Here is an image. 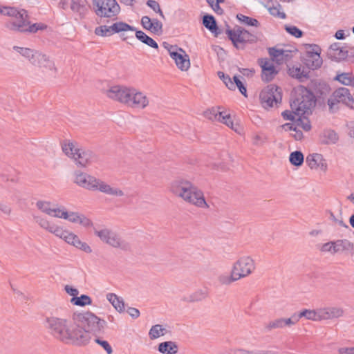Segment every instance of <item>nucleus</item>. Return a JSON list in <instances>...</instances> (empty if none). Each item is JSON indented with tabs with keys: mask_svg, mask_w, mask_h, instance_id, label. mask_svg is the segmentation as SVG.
Wrapping results in <instances>:
<instances>
[{
	"mask_svg": "<svg viewBox=\"0 0 354 354\" xmlns=\"http://www.w3.org/2000/svg\"><path fill=\"white\" fill-rule=\"evenodd\" d=\"M72 328L75 337V346L87 345L91 335H100L104 333L106 322L100 319L92 312H75L72 315Z\"/></svg>",
	"mask_w": 354,
	"mask_h": 354,
	"instance_id": "f257e3e1",
	"label": "nucleus"
},
{
	"mask_svg": "<svg viewBox=\"0 0 354 354\" xmlns=\"http://www.w3.org/2000/svg\"><path fill=\"white\" fill-rule=\"evenodd\" d=\"M294 88V93L301 98L302 102L308 105L306 106L315 109L316 106L322 110L326 107V98L331 93L332 88L326 81L323 79L313 78L307 86L299 84Z\"/></svg>",
	"mask_w": 354,
	"mask_h": 354,
	"instance_id": "f03ea898",
	"label": "nucleus"
},
{
	"mask_svg": "<svg viewBox=\"0 0 354 354\" xmlns=\"http://www.w3.org/2000/svg\"><path fill=\"white\" fill-rule=\"evenodd\" d=\"M170 191L190 204L199 207H208L203 192L189 180L183 178L174 180L171 183Z\"/></svg>",
	"mask_w": 354,
	"mask_h": 354,
	"instance_id": "7ed1b4c3",
	"label": "nucleus"
},
{
	"mask_svg": "<svg viewBox=\"0 0 354 354\" xmlns=\"http://www.w3.org/2000/svg\"><path fill=\"white\" fill-rule=\"evenodd\" d=\"M46 327L55 338L65 344L75 346L71 322L68 323L66 319L50 317L46 318Z\"/></svg>",
	"mask_w": 354,
	"mask_h": 354,
	"instance_id": "20e7f679",
	"label": "nucleus"
},
{
	"mask_svg": "<svg viewBox=\"0 0 354 354\" xmlns=\"http://www.w3.org/2000/svg\"><path fill=\"white\" fill-rule=\"evenodd\" d=\"M254 268V263L251 257H241L234 264L231 274L230 276L221 275L218 278L219 281L222 284H230L252 273Z\"/></svg>",
	"mask_w": 354,
	"mask_h": 354,
	"instance_id": "39448f33",
	"label": "nucleus"
},
{
	"mask_svg": "<svg viewBox=\"0 0 354 354\" xmlns=\"http://www.w3.org/2000/svg\"><path fill=\"white\" fill-rule=\"evenodd\" d=\"M62 149L67 156L74 158L76 164L82 167H85L97 160V156L92 151L75 148L73 143L68 140H64L62 143Z\"/></svg>",
	"mask_w": 354,
	"mask_h": 354,
	"instance_id": "423d86ee",
	"label": "nucleus"
},
{
	"mask_svg": "<svg viewBox=\"0 0 354 354\" xmlns=\"http://www.w3.org/2000/svg\"><path fill=\"white\" fill-rule=\"evenodd\" d=\"M133 29L132 26L129 24L120 21L113 23L111 26L101 25L95 28L94 32L96 35L100 37H110L113 34H120V38L122 41H127L129 44L130 42L127 41L128 39H133V36H126L124 32H127L129 30Z\"/></svg>",
	"mask_w": 354,
	"mask_h": 354,
	"instance_id": "0eeeda50",
	"label": "nucleus"
},
{
	"mask_svg": "<svg viewBox=\"0 0 354 354\" xmlns=\"http://www.w3.org/2000/svg\"><path fill=\"white\" fill-rule=\"evenodd\" d=\"M93 10L100 18L116 17L120 12V6L116 0H92Z\"/></svg>",
	"mask_w": 354,
	"mask_h": 354,
	"instance_id": "6e6552de",
	"label": "nucleus"
},
{
	"mask_svg": "<svg viewBox=\"0 0 354 354\" xmlns=\"http://www.w3.org/2000/svg\"><path fill=\"white\" fill-rule=\"evenodd\" d=\"M259 100L265 109L273 107L274 103L281 104L282 100L281 88L276 84H270L261 90Z\"/></svg>",
	"mask_w": 354,
	"mask_h": 354,
	"instance_id": "1a4fd4ad",
	"label": "nucleus"
},
{
	"mask_svg": "<svg viewBox=\"0 0 354 354\" xmlns=\"http://www.w3.org/2000/svg\"><path fill=\"white\" fill-rule=\"evenodd\" d=\"M306 52L301 57V62L308 68L314 71L321 67L323 59L321 57V48L317 44H306Z\"/></svg>",
	"mask_w": 354,
	"mask_h": 354,
	"instance_id": "9d476101",
	"label": "nucleus"
},
{
	"mask_svg": "<svg viewBox=\"0 0 354 354\" xmlns=\"http://www.w3.org/2000/svg\"><path fill=\"white\" fill-rule=\"evenodd\" d=\"M94 234L97 236L102 241L113 248H119L125 251L130 250L131 247L129 243L122 240L119 235L109 229H103L101 230L94 229Z\"/></svg>",
	"mask_w": 354,
	"mask_h": 354,
	"instance_id": "9b49d317",
	"label": "nucleus"
},
{
	"mask_svg": "<svg viewBox=\"0 0 354 354\" xmlns=\"http://www.w3.org/2000/svg\"><path fill=\"white\" fill-rule=\"evenodd\" d=\"M135 90L133 88H127L118 85L114 86L107 91V96L109 98L131 106Z\"/></svg>",
	"mask_w": 354,
	"mask_h": 354,
	"instance_id": "f8f14e48",
	"label": "nucleus"
},
{
	"mask_svg": "<svg viewBox=\"0 0 354 354\" xmlns=\"http://www.w3.org/2000/svg\"><path fill=\"white\" fill-rule=\"evenodd\" d=\"M28 13V11L23 8L19 9L16 7L10 6L0 7V14L8 17H15V20L8 21L5 24L6 28L14 32L17 30L14 27L15 24L17 25L21 24V21L25 18V15Z\"/></svg>",
	"mask_w": 354,
	"mask_h": 354,
	"instance_id": "ddd939ff",
	"label": "nucleus"
},
{
	"mask_svg": "<svg viewBox=\"0 0 354 354\" xmlns=\"http://www.w3.org/2000/svg\"><path fill=\"white\" fill-rule=\"evenodd\" d=\"M14 27L17 29L15 32L29 35L35 34L39 30H46L48 25L44 23H32L30 21V16L28 13L25 15V18L21 21V24H15Z\"/></svg>",
	"mask_w": 354,
	"mask_h": 354,
	"instance_id": "4468645a",
	"label": "nucleus"
},
{
	"mask_svg": "<svg viewBox=\"0 0 354 354\" xmlns=\"http://www.w3.org/2000/svg\"><path fill=\"white\" fill-rule=\"evenodd\" d=\"M297 50L295 47L292 49H281L277 48V46L268 48L271 61L278 66L289 62L293 57L292 53L297 52Z\"/></svg>",
	"mask_w": 354,
	"mask_h": 354,
	"instance_id": "2eb2a0df",
	"label": "nucleus"
},
{
	"mask_svg": "<svg viewBox=\"0 0 354 354\" xmlns=\"http://www.w3.org/2000/svg\"><path fill=\"white\" fill-rule=\"evenodd\" d=\"M270 60L266 57L259 58L257 60L261 68V79L266 83L272 81L279 72V69L273 63L270 62Z\"/></svg>",
	"mask_w": 354,
	"mask_h": 354,
	"instance_id": "dca6fc26",
	"label": "nucleus"
},
{
	"mask_svg": "<svg viewBox=\"0 0 354 354\" xmlns=\"http://www.w3.org/2000/svg\"><path fill=\"white\" fill-rule=\"evenodd\" d=\"M75 182L86 189L96 191L100 188L102 180L86 173L76 171Z\"/></svg>",
	"mask_w": 354,
	"mask_h": 354,
	"instance_id": "f3484780",
	"label": "nucleus"
},
{
	"mask_svg": "<svg viewBox=\"0 0 354 354\" xmlns=\"http://www.w3.org/2000/svg\"><path fill=\"white\" fill-rule=\"evenodd\" d=\"M247 32L248 30L241 26H236L232 29L226 24L225 34L236 49H244V46H240V43L244 41L243 37Z\"/></svg>",
	"mask_w": 354,
	"mask_h": 354,
	"instance_id": "a211bd4d",
	"label": "nucleus"
},
{
	"mask_svg": "<svg viewBox=\"0 0 354 354\" xmlns=\"http://www.w3.org/2000/svg\"><path fill=\"white\" fill-rule=\"evenodd\" d=\"M302 100L299 96L294 93V88L291 91L290 98V106L291 110H285L281 113V116L285 120L292 122L295 120V116L298 115L299 111H301Z\"/></svg>",
	"mask_w": 354,
	"mask_h": 354,
	"instance_id": "6ab92c4d",
	"label": "nucleus"
},
{
	"mask_svg": "<svg viewBox=\"0 0 354 354\" xmlns=\"http://www.w3.org/2000/svg\"><path fill=\"white\" fill-rule=\"evenodd\" d=\"M287 73L290 77L297 80L299 82H304L310 79V70L306 66L292 65V66L287 65Z\"/></svg>",
	"mask_w": 354,
	"mask_h": 354,
	"instance_id": "aec40b11",
	"label": "nucleus"
},
{
	"mask_svg": "<svg viewBox=\"0 0 354 354\" xmlns=\"http://www.w3.org/2000/svg\"><path fill=\"white\" fill-rule=\"evenodd\" d=\"M142 28L156 35H161L163 32L162 23L158 19H151L149 16H143L141 18Z\"/></svg>",
	"mask_w": 354,
	"mask_h": 354,
	"instance_id": "412c9836",
	"label": "nucleus"
},
{
	"mask_svg": "<svg viewBox=\"0 0 354 354\" xmlns=\"http://www.w3.org/2000/svg\"><path fill=\"white\" fill-rule=\"evenodd\" d=\"M170 57L175 61L178 68L182 71H187L190 67V60L188 55L180 52L179 50L170 52Z\"/></svg>",
	"mask_w": 354,
	"mask_h": 354,
	"instance_id": "4be33fe9",
	"label": "nucleus"
},
{
	"mask_svg": "<svg viewBox=\"0 0 354 354\" xmlns=\"http://www.w3.org/2000/svg\"><path fill=\"white\" fill-rule=\"evenodd\" d=\"M306 162L310 169H320L322 171H326L328 168L326 160L320 153L309 154L306 157Z\"/></svg>",
	"mask_w": 354,
	"mask_h": 354,
	"instance_id": "5701e85b",
	"label": "nucleus"
},
{
	"mask_svg": "<svg viewBox=\"0 0 354 354\" xmlns=\"http://www.w3.org/2000/svg\"><path fill=\"white\" fill-rule=\"evenodd\" d=\"M201 24L209 31H210L214 37H218L221 33V30L218 26L216 18L211 14L205 13L201 17Z\"/></svg>",
	"mask_w": 354,
	"mask_h": 354,
	"instance_id": "b1692460",
	"label": "nucleus"
},
{
	"mask_svg": "<svg viewBox=\"0 0 354 354\" xmlns=\"http://www.w3.org/2000/svg\"><path fill=\"white\" fill-rule=\"evenodd\" d=\"M133 29L129 30V31L135 32V36L140 41L147 45L148 46L156 49H158V43L151 37L147 35L142 30L137 29L136 27L132 26Z\"/></svg>",
	"mask_w": 354,
	"mask_h": 354,
	"instance_id": "393cba45",
	"label": "nucleus"
},
{
	"mask_svg": "<svg viewBox=\"0 0 354 354\" xmlns=\"http://www.w3.org/2000/svg\"><path fill=\"white\" fill-rule=\"evenodd\" d=\"M320 143L322 145L335 144L339 140L337 133L331 129H326L323 131L319 136Z\"/></svg>",
	"mask_w": 354,
	"mask_h": 354,
	"instance_id": "a878e982",
	"label": "nucleus"
},
{
	"mask_svg": "<svg viewBox=\"0 0 354 354\" xmlns=\"http://www.w3.org/2000/svg\"><path fill=\"white\" fill-rule=\"evenodd\" d=\"M87 4V0H71V9L75 12H77L81 18H84L91 8Z\"/></svg>",
	"mask_w": 354,
	"mask_h": 354,
	"instance_id": "bb28decb",
	"label": "nucleus"
},
{
	"mask_svg": "<svg viewBox=\"0 0 354 354\" xmlns=\"http://www.w3.org/2000/svg\"><path fill=\"white\" fill-rule=\"evenodd\" d=\"M301 106V111H299V115L295 116V120L292 121L294 125L296 124L300 127L302 125L304 120H308V115H311L314 110V109L311 107H308V109L306 106H308V105L305 102H303Z\"/></svg>",
	"mask_w": 354,
	"mask_h": 354,
	"instance_id": "cd10ccee",
	"label": "nucleus"
},
{
	"mask_svg": "<svg viewBox=\"0 0 354 354\" xmlns=\"http://www.w3.org/2000/svg\"><path fill=\"white\" fill-rule=\"evenodd\" d=\"M158 351L162 354H176L178 345L176 342L165 341L158 344Z\"/></svg>",
	"mask_w": 354,
	"mask_h": 354,
	"instance_id": "c85d7f7f",
	"label": "nucleus"
},
{
	"mask_svg": "<svg viewBox=\"0 0 354 354\" xmlns=\"http://www.w3.org/2000/svg\"><path fill=\"white\" fill-rule=\"evenodd\" d=\"M344 311L339 308H328L319 310V320L338 318L343 315Z\"/></svg>",
	"mask_w": 354,
	"mask_h": 354,
	"instance_id": "c756f323",
	"label": "nucleus"
},
{
	"mask_svg": "<svg viewBox=\"0 0 354 354\" xmlns=\"http://www.w3.org/2000/svg\"><path fill=\"white\" fill-rule=\"evenodd\" d=\"M265 7L268 8L270 14L275 17H278L282 19H284L287 17L285 12L280 11L281 6L277 1L273 3L272 0H267V3L265 5Z\"/></svg>",
	"mask_w": 354,
	"mask_h": 354,
	"instance_id": "7c9ffc66",
	"label": "nucleus"
},
{
	"mask_svg": "<svg viewBox=\"0 0 354 354\" xmlns=\"http://www.w3.org/2000/svg\"><path fill=\"white\" fill-rule=\"evenodd\" d=\"M132 100L131 106L133 108L144 109L149 104V100L147 96L143 95L142 93L138 91L136 89L135 90L134 95L132 97Z\"/></svg>",
	"mask_w": 354,
	"mask_h": 354,
	"instance_id": "2f4dec72",
	"label": "nucleus"
},
{
	"mask_svg": "<svg viewBox=\"0 0 354 354\" xmlns=\"http://www.w3.org/2000/svg\"><path fill=\"white\" fill-rule=\"evenodd\" d=\"M351 95L349 89L345 87L338 88L332 93V97H336L339 102H342L346 106L348 105Z\"/></svg>",
	"mask_w": 354,
	"mask_h": 354,
	"instance_id": "473e14b6",
	"label": "nucleus"
},
{
	"mask_svg": "<svg viewBox=\"0 0 354 354\" xmlns=\"http://www.w3.org/2000/svg\"><path fill=\"white\" fill-rule=\"evenodd\" d=\"M106 299L120 313L124 312L125 304L122 298L115 293H108Z\"/></svg>",
	"mask_w": 354,
	"mask_h": 354,
	"instance_id": "72a5a7b5",
	"label": "nucleus"
},
{
	"mask_svg": "<svg viewBox=\"0 0 354 354\" xmlns=\"http://www.w3.org/2000/svg\"><path fill=\"white\" fill-rule=\"evenodd\" d=\"M333 80L345 86H354V76L352 73H340L338 71L333 77Z\"/></svg>",
	"mask_w": 354,
	"mask_h": 354,
	"instance_id": "f704fd0d",
	"label": "nucleus"
},
{
	"mask_svg": "<svg viewBox=\"0 0 354 354\" xmlns=\"http://www.w3.org/2000/svg\"><path fill=\"white\" fill-rule=\"evenodd\" d=\"M232 84H234V90L237 88L244 97H248L247 88L243 77L239 75H234L232 77Z\"/></svg>",
	"mask_w": 354,
	"mask_h": 354,
	"instance_id": "c9c22d12",
	"label": "nucleus"
},
{
	"mask_svg": "<svg viewBox=\"0 0 354 354\" xmlns=\"http://www.w3.org/2000/svg\"><path fill=\"white\" fill-rule=\"evenodd\" d=\"M354 249V244L347 239H339L335 241V245L333 247V253L340 251Z\"/></svg>",
	"mask_w": 354,
	"mask_h": 354,
	"instance_id": "e433bc0d",
	"label": "nucleus"
},
{
	"mask_svg": "<svg viewBox=\"0 0 354 354\" xmlns=\"http://www.w3.org/2000/svg\"><path fill=\"white\" fill-rule=\"evenodd\" d=\"M289 161L292 165L299 167L304 164V156L301 151L296 150L290 153Z\"/></svg>",
	"mask_w": 354,
	"mask_h": 354,
	"instance_id": "4c0bfd02",
	"label": "nucleus"
},
{
	"mask_svg": "<svg viewBox=\"0 0 354 354\" xmlns=\"http://www.w3.org/2000/svg\"><path fill=\"white\" fill-rule=\"evenodd\" d=\"M236 18L241 24H244L247 26H260V23L257 19L244 15L241 13H238L236 16Z\"/></svg>",
	"mask_w": 354,
	"mask_h": 354,
	"instance_id": "58836bf2",
	"label": "nucleus"
},
{
	"mask_svg": "<svg viewBox=\"0 0 354 354\" xmlns=\"http://www.w3.org/2000/svg\"><path fill=\"white\" fill-rule=\"evenodd\" d=\"M98 190L101 192L113 196H122L124 195V192L121 189L111 187L109 185L104 183L103 181L100 184V188H98Z\"/></svg>",
	"mask_w": 354,
	"mask_h": 354,
	"instance_id": "ea45409f",
	"label": "nucleus"
},
{
	"mask_svg": "<svg viewBox=\"0 0 354 354\" xmlns=\"http://www.w3.org/2000/svg\"><path fill=\"white\" fill-rule=\"evenodd\" d=\"M71 303L74 306L84 307L92 304V299L87 295L82 294L80 297L71 299Z\"/></svg>",
	"mask_w": 354,
	"mask_h": 354,
	"instance_id": "a19ab883",
	"label": "nucleus"
},
{
	"mask_svg": "<svg viewBox=\"0 0 354 354\" xmlns=\"http://www.w3.org/2000/svg\"><path fill=\"white\" fill-rule=\"evenodd\" d=\"M80 215L77 212L67 211H62L61 214H55L54 217L61 218L69 221L71 223H78L80 218Z\"/></svg>",
	"mask_w": 354,
	"mask_h": 354,
	"instance_id": "79ce46f5",
	"label": "nucleus"
},
{
	"mask_svg": "<svg viewBox=\"0 0 354 354\" xmlns=\"http://www.w3.org/2000/svg\"><path fill=\"white\" fill-rule=\"evenodd\" d=\"M349 51L347 49V46L341 47L339 50L335 53V55L330 54V59L332 61L339 62L342 60H345L348 57Z\"/></svg>",
	"mask_w": 354,
	"mask_h": 354,
	"instance_id": "37998d69",
	"label": "nucleus"
},
{
	"mask_svg": "<svg viewBox=\"0 0 354 354\" xmlns=\"http://www.w3.org/2000/svg\"><path fill=\"white\" fill-rule=\"evenodd\" d=\"M207 297V292L206 291L199 290L190 295L188 297H184L183 300L187 302H196L202 301Z\"/></svg>",
	"mask_w": 354,
	"mask_h": 354,
	"instance_id": "c03bdc74",
	"label": "nucleus"
},
{
	"mask_svg": "<svg viewBox=\"0 0 354 354\" xmlns=\"http://www.w3.org/2000/svg\"><path fill=\"white\" fill-rule=\"evenodd\" d=\"M299 316L308 320L319 321V311L317 312L315 310L303 309L299 311Z\"/></svg>",
	"mask_w": 354,
	"mask_h": 354,
	"instance_id": "a18cd8bd",
	"label": "nucleus"
},
{
	"mask_svg": "<svg viewBox=\"0 0 354 354\" xmlns=\"http://www.w3.org/2000/svg\"><path fill=\"white\" fill-rule=\"evenodd\" d=\"M42 58L39 59V63L37 64V66L48 68L49 70L53 69L56 72L57 68L55 66L54 62L52 60H50L48 57L45 54H42Z\"/></svg>",
	"mask_w": 354,
	"mask_h": 354,
	"instance_id": "49530a36",
	"label": "nucleus"
},
{
	"mask_svg": "<svg viewBox=\"0 0 354 354\" xmlns=\"http://www.w3.org/2000/svg\"><path fill=\"white\" fill-rule=\"evenodd\" d=\"M50 205V202L44 201H38L36 203V206L39 210L47 214L48 215L54 216L53 212H55L56 211L52 210V208L49 207Z\"/></svg>",
	"mask_w": 354,
	"mask_h": 354,
	"instance_id": "de8ad7c7",
	"label": "nucleus"
},
{
	"mask_svg": "<svg viewBox=\"0 0 354 354\" xmlns=\"http://www.w3.org/2000/svg\"><path fill=\"white\" fill-rule=\"evenodd\" d=\"M284 29L288 34L296 38H301L304 35V32L295 26L286 24L284 26Z\"/></svg>",
	"mask_w": 354,
	"mask_h": 354,
	"instance_id": "09e8293b",
	"label": "nucleus"
},
{
	"mask_svg": "<svg viewBox=\"0 0 354 354\" xmlns=\"http://www.w3.org/2000/svg\"><path fill=\"white\" fill-rule=\"evenodd\" d=\"M217 75L228 89L234 91V86L232 84V78H231L229 75L225 73L223 71H218Z\"/></svg>",
	"mask_w": 354,
	"mask_h": 354,
	"instance_id": "8fccbe9b",
	"label": "nucleus"
},
{
	"mask_svg": "<svg viewBox=\"0 0 354 354\" xmlns=\"http://www.w3.org/2000/svg\"><path fill=\"white\" fill-rule=\"evenodd\" d=\"M95 337V338L94 339V342L98 345H100L106 351L107 354L113 353V348L108 341L102 339L100 337V335H96Z\"/></svg>",
	"mask_w": 354,
	"mask_h": 354,
	"instance_id": "3c124183",
	"label": "nucleus"
},
{
	"mask_svg": "<svg viewBox=\"0 0 354 354\" xmlns=\"http://www.w3.org/2000/svg\"><path fill=\"white\" fill-rule=\"evenodd\" d=\"M243 39L244 41L240 43V46H244V48L247 44H253L258 41L257 36L251 33L249 30L244 35Z\"/></svg>",
	"mask_w": 354,
	"mask_h": 354,
	"instance_id": "603ef678",
	"label": "nucleus"
},
{
	"mask_svg": "<svg viewBox=\"0 0 354 354\" xmlns=\"http://www.w3.org/2000/svg\"><path fill=\"white\" fill-rule=\"evenodd\" d=\"M146 4L152 9L156 13H158L161 17L165 18V15L160 8L159 3L155 0H147Z\"/></svg>",
	"mask_w": 354,
	"mask_h": 354,
	"instance_id": "864d4df0",
	"label": "nucleus"
},
{
	"mask_svg": "<svg viewBox=\"0 0 354 354\" xmlns=\"http://www.w3.org/2000/svg\"><path fill=\"white\" fill-rule=\"evenodd\" d=\"M337 103H339V101L336 97H332V95L330 97L326 98V104L328 106V110L330 113H336L339 110V107H335Z\"/></svg>",
	"mask_w": 354,
	"mask_h": 354,
	"instance_id": "5fc2aeb1",
	"label": "nucleus"
},
{
	"mask_svg": "<svg viewBox=\"0 0 354 354\" xmlns=\"http://www.w3.org/2000/svg\"><path fill=\"white\" fill-rule=\"evenodd\" d=\"M73 246L75 248L86 252V253H91L92 252V250L91 247L85 242H82L79 237L75 242Z\"/></svg>",
	"mask_w": 354,
	"mask_h": 354,
	"instance_id": "6e6d98bb",
	"label": "nucleus"
},
{
	"mask_svg": "<svg viewBox=\"0 0 354 354\" xmlns=\"http://www.w3.org/2000/svg\"><path fill=\"white\" fill-rule=\"evenodd\" d=\"M159 330H161L160 324L153 325L149 332V338L152 340L158 338L160 336V333L159 332Z\"/></svg>",
	"mask_w": 354,
	"mask_h": 354,
	"instance_id": "4d7b16f0",
	"label": "nucleus"
},
{
	"mask_svg": "<svg viewBox=\"0 0 354 354\" xmlns=\"http://www.w3.org/2000/svg\"><path fill=\"white\" fill-rule=\"evenodd\" d=\"M34 219L42 228L46 229L49 232L50 227H52L53 224H51L48 221L37 216H35Z\"/></svg>",
	"mask_w": 354,
	"mask_h": 354,
	"instance_id": "13d9d810",
	"label": "nucleus"
},
{
	"mask_svg": "<svg viewBox=\"0 0 354 354\" xmlns=\"http://www.w3.org/2000/svg\"><path fill=\"white\" fill-rule=\"evenodd\" d=\"M49 232L51 233H53L57 236H59V238L63 239L64 236H65V234H66L67 231L64 230L62 227H60L55 224H53L52 227H50Z\"/></svg>",
	"mask_w": 354,
	"mask_h": 354,
	"instance_id": "bf43d9fd",
	"label": "nucleus"
},
{
	"mask_svg": "<svg viewBox=\"0 0 354 354\" xmlns=\"http://www.w3.org/2000/svg\"><path fill=\"white\" fill-rule=\"evenodd\" d=\"M42 57H43L41 53H39L37 50H33L28 59L32 64L37 66V64L39 63V59Z\"/></svg>",
	"mask_w": 354,
	"mask_h": 354,
	"instance_id": "052dcab7",
	"label": "nucleus"
},
{
	"mask_svg": "<svg viewBox=\"0 0 354 354\" xmlns=\"http://www.w3.org/2000/svg\"><path fill=\"white\" fill-rule=\"evenodd\" d=\"M14 50L20 53L22 56L29 59L30 55L33 52L32 49L19 46H14Z\"/></svg>",
	"mask_w": 354,
	"mask_h": 354,
	"instance_id": "680f3d73",
	"label": "nucleus"
},
{
	"mask_svg": "<svg viewBox=\"0 0 354 354\" xmlns=\"http://www.w3.org/2000/svg\"><path fill=\"white\" fill-rule=\"evenodd\" d=\"M283 326H284L283 318H280V319H277L270 322L268 324L266 328L268 330H272L273 328H282Z\"/></svg>",
	"mask_w": 354,
	"mask_h": 354,
	"instance_id": "e2e57ef3",
	"label": "nucleus"
},
{
	"mask_svg": "<svg viewBox=\"0 0 354 354\" xmlns=\"http://www.w3.org/2000/svg\"><path fill=\"white\" fill-rule=\"evenodd\" d=\"M77 238L78 236L77 235L72 232H68L67 231L66 234H65L62 239H64L68 244L73 245Z\"/></svg>",
	"mask_w": 354,
	"mask_h": 354,
	"instance_id": "0e129e2a",
	"label": "nucleus"
},
{
	"mask_svg": "<svg viewBox=\"0 0 354 354\" xmlns=\"http://www.w3.org/2000/svg\"><path fill=\"white\" fill-rule=\"evenodd\" d=\"M217 109H220V107L214 108L212 107L211 109H208L205 111L204 115L205 117L210 120L216 119L218 117Z\"/></svg>",
	"mask_w": 354,
	"mask_h": 354,
	"instance_id": "69168bd1",
	"label": "nucleus"
},
{
	"mask_svg": "<svg viewBox=\"0 0 354 354\" xmlns=\"http://www.w3.org/2000/svg\"><path fill=\"white\" fill-rule=\"evenodd\" d=\"M64 290L68 295L72 296V298L77 297L79 294L78 290L76 288L70 285H66L64 286Z\"/></svg>",
	"mask_w": 354,
	"mask_h": 354,
	"instance_id": "338daca9",
	"label": "nucleus"
},
{
	"mask_svg": "<svg viewBox=\"0 0 354 354\" xmlns=\"http://www.w3.org/2000/svg\"><path fill=\"white\" fill-rule=\"evenodd\" d=\"M221 122L225 124L232 129L234 130L235 131H237V129L234 127V122L232 119L230 114L228 113L227 115H225V118Z\"/></svg>",
	"mask_w": 354,
	"mask_h": 354,
	"instance_id": "774afa93",
	"label": "nucleus"
}]
</instances>
